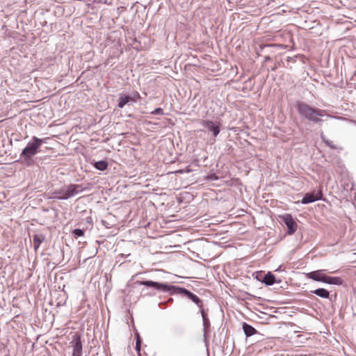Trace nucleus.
Masks as SVG:
<instances>
[{"label": "nucleus", "mask_w": 356, "mask_h": 356, "mask_svg": "<svg viewBox=\"0 0 356 356\" xmlns=\"http://www.w3.org/2000/svg\"><path fill=\"white\" fill-rule=\"evenodd\" d=\"M296 108L302 118L316 123L321 122L320 118L325 113L324 110L313 108L309 104L300 102L296 103Z\"/></svg>", "instance_id": "nucleus-1"}, {"label": "nucleus", "mask_w": 356, "mask_h": 356, "mask_svg": "<svg viewBox=\"0 0 356 356\" xmlns=\"http://www.w3.org/2000/svg\"><path fill=\"white\" fill-rule=\"evenodd\" d=\"M83 191V188L81 185L70 184L66 187L52 192L49 197L53 199L67 200Z\"/></svg>", "instance_id": "nucleus-2"}, {"label": "nucleus", "mask_w": 356, "mask_h": 356, "mask_svg": "<svg viewBox=\"0 0 356 356\" xmlns=\"http://www.w3.org/2000/svg\"><path fill=\"white\" fill-rule=\"evenodd\" d=\"M43 142V139L33 136L32 138V142L27 144L26 147L22 150L21 156L26 159H31L39 152V149Z\"/></svg>", "instance_id": "nucleus-3"}, {"label": "nucleus", "mask_w": 356, "mask_h": 356, "mask_svg": "<svg viewBox=\"0 0 356 356\" xmlns=\"http://www.w3.org/2000/svg\"><path fill=\"white\" fill-rule=\"evenodd\" d=\"M280 218L288 227V234L290 235L294 234L297 230L298 225L293 216L291 214H285Z\"/></svg>", "instance_id": "nucleus-4"}, {"label": "nucleus", "mask_w": 356, "mask_h": 356, "mask_svg": "<svg viewBox=\"0 0 356 356\" xmlns=\"http://www.w3.org/2000/svg\"><path fill=\"white\" fill-rule=\"evenodd\" d=\"M138 283L140 285H144L146 286L154 287L157 290L163 291H169L170 289H173L174 286H169L164 284H161L159 282H153V281H139Z\"/></svg>", "instance_id": "nucleus-5"}, {"label": "nucleus", "mask_w": 356, "mask_h": 356, "mask_svg": "<svg viewBox=\"0 0 356 356\" xmlns=\"http://www.w3.org/2000/svg\"><path fill=\"white\" fill-rule=\"evenodd\" d=\"M73 347L72 356H81L82 355V343L81 336L76 333L72 338L71 342Z\"/></svg>", "instance_id": "nucleus-6"}, {"label": "nucleus", "mask_w": 356, "mask_h": 356, "mask_svg": "<svg viewBox=\"0 0 356 356\" xmlns=\"http://www.w3.org/2000/svg\"><path fill=\"white\" fill-rule=\"evenodd\" d=\"M322 196L323 194L321 191L316 193L313 192L310 193H307L302 199L301 202L302 204H309L311 202H314L316 200H321L322 198Z\"/></svg>", "instance_id": "nucleus-7"}, {"label": "nucleus", "mask_w": 356, "mask_h": 356, "mask_svg": "<svg viewBox=\"0 0 356 356\" xmlns=\"http://www.w3.org/2000/svg\"><path fill=\"white\" fill-rule=\"evenodd\" d=\"M178 289L179 290L180 293L184 294L193 302H194L198 306V307L202 308L203 307L202 301L196 295L184 288H178Z\"/></svg>", "instance_id": "nucleus-8"}, {"label": "nucleus", "mask_w": 356, "mask_h": 356, "mask_svg": "<svg viewBox=\"0 0 356 356\" xmlns=\"http://www.w3.org/2000/svg\"><path fill=\"white\" fill-rule=\"evenodd\" d=\"M323 270H318L315 271L310 272L307 274V277L309 279H312L313 280L317 281V282H325L326 276L323 273Z\"/></svg>", "instance_id": "nucleus-9"}, {"label": "nucleus", "mask_w": 356, "mask_h": 356, "mask_svg": "<svg viewBox=\"0 0 356 356\" xmlns=\"http://www.w3.org/2000/svg\"><path fill=\"white\" fill-rule=\"evenodd\" d=\"M202 124L205 126L209 131L213 132L214 136H217L220 133V128L218 126L214 124L213 121L204 120Z\"/></svg>", "instance_id": "nucleus-10"}, {"label": "nucleus", "mask_w": 356, "mask_h": 356, "mask_svg": "<svg viewBox=\"0 0 356 356\" xmlns=\"http://www.w3.org/2000/svg\"><path fill=\"white\" fill-rule=\"evenodd\" d=\"M325 282L330 284L341 285L343 283V280L339 277H329L326 276Z\"/></svg>", "instance_id": "nucleus-11"}, {"label": "nucleus", "mask_w": 356, "mask_h": 356, "mask_svg": "<svg viewBox=\"0 0 356 356\" xmlns=\"http://www.w3.org/2000/svg\"><path fill=\"white\" fill-rule=\"evenodd\" d=\"M243 329L247 337H250L257 332V330L252 326L246 323H243Z\"/></svg>", "instance_id": "nucleus-12"}, {"label": "nucleus", "mask_w": 356, "mask_h": 356, "mask_svg": "<svg viewBox=\"0 0 356 356\" xmlns=\"http://www.w3.org/2000/svg\"><path fill=\"white\" fill-rule=\"evenodd\" d=\"M311 292L323 298H328L330 296V292L325 289H318Z\"/></svg>", "instance_id": "nucleus-13"}, {"label": "nucleus", "mask_w": 356, "mask_h": 356, "mask_svg": "<svg viewBox=\"0 0 356 356\" xmlns=\"http://www.w3.org/2000/svg\"><path fill=\"white\" fill-rule=\"evenodd\" d=\"M94 166L97 170L103 171L107 168L108 163L105 161H99L95 162L94 164Z\"/></svg>", "instance_id": "nucleus-14"}, {"label": "nucleus", "mask_w": 356, "mask_h": 356, "mask_svg": "<svg viewBox=\"0 0 356 356\" xmlns=\"http://www.w3.org/2000/svg\"><path fill=\"white\" fill-rule=\"evenodd\" d=\"M263 282L268 285H272L275 283V276L271 273L265 275Z\"/></svg>", "instance_id": "nucleus-15"}, {"label": "nucleus", "mask_w": 356, "mask_h": 356, "mask_svg": "<svg viewBox=\"0 0 356 356\" xmlns=\"http://www.w3.org/2000/svg\"><path fill=\"white\" fill-rule=\"evenodd\" d=\"M130 99V95L120 97V102L118 103L119 108H123L128 102H131Z\"/></svg>", "instance_id": "nucleus-16"}, {"label": "nucleus", "mask_w": 356, "mask_h": 356, "mask_svg": "<svg viewBox=\"0 0 356 356\" xmlns=\"http://www.w3.org/2000/svg\"><path fill=\"white\" fill-rule=\"evenodd\" d=\"M42 242V239L38 235L33 236V245L35 250H37Z\"/></svg>", "instance_id": "nucleus-17"}, {"label": "nucleus", "mask_w": 356, "mask_h": 356, "mask_svg": "<svg viewBox=\"0 0 356 356\" xmlns=\"http://www.w3.org/2000/svg\"><path fill=\"white\" fill-rule=\"evenodd\" d=\"M130 98L131 102H136L140 99V95L138 92H135L131 96H130Z\"/></svg>", "instance_id": "nucleus-18"}, {"label": "nucleus", "mask_w": 356, "mask_h": 356, "mask_svg": "<svg viewBox=\"0 0 356 356\" xmlns=\"http://www.w3.org/2000/svg\"><path fill=\"white\" fill-rule=\"evenodd\" d=\"M73 234L76 237L83 236V234H84V232L82 229H75L73 231Z\"/></svg>", "instance_id": "nucleus-19"}, {"label": "nucleus", "mask_w": 356, "mask_h": 356, "mask_svg": "<svg viewBox=\"0 0 356 356\" xmlns=\"http://www.w3.org/2000/svg\"><path fill=\"white\" fill-rule=\"evenodd\" d=\"M152 114L153 115H163V111L161 108H156L154 111H153L152 113Z\"/></svg>", "instance_id": "nucleus-20"}, {"label": "nucleus", "mask_w": 356, "mask_h": 356, "mask_svg": "<svg viewBox=\"0 0 356 356\" xmlns=\"http://www.w3.org/2000/svg\"><path fill=\"white\" fill-rule=\"evenodd\" d=\"M203 320V324H204V327H209V325H210V323H209V321L208 319V318H204L202 319Z\"/></svg>", "instance_id": "nucleus-21"}, {"label": "nucleus", "mask_w": 356, "mask_h": 356, "mask_svg": "<svg viewBox=\"0 0 356 356\" xmlns=\"http://www.w3.org/2000/svg\"><path fill=\"white\" fill-rule=\"evenodd\" d=\"M140 347L141 344H139V343H136V350L138 352V355L139 356V353H140Z\"/></svg>", "instance_id": "nucleus-22"}, {"label": "nucleus", "mask_w": 356, "mask_h": 356, "mask_svg": "<svg viewBox=\"0 0 356 356\" xmlns=\"http://www.w3.org/2000/svg\"><path fill=\"white\" fill-rule=\"evenodd\" d=\"M200 309H201V314H202V319L204 318H207V315L205 311L202 309V307L200 308Z\"/></svg>", "instance_id": "nucleus-23"}, {"label": "nucleus", "mask_w": 356, "mask_h": 356, "mask_svg": "<svg viewBox=\"0 0 356 356\" xmlns=\"http://www.w3.org/2000/svg\"><path fill=\"white\" fill-rule=\"evenodd\" d=\"M136 343H139V344H141V339L139 334H137L136 335Z\"/></svg>", "instance_id": "nucleus-24"}, {"label": "nucleus", "mask_w": 356, "mask_h": 356, "mask_svg": "<svg viewBox=\"0 0 356 356\" xmlns=\"http://www.w3.org/2000/svg\"><path fill=\"white\" fill-rule=\"evenodd\" d=\"M184 171H185V170H184V169L183 170H177L175 172V173L182 174V173H184Z\"/></svg>", "instance_id": "nucleus-25"}, {"label": "nucleus", "mask_w": 356, "mask_h": 356, "mask_svg": "<svg viewBox=\"0 0 356 356\" xmlns=\"http://www.w3.org/2000/svg\"><path fill=\"white\" fill-rule=\"evenodd\" d=\"M287 60H288L289 62V61H291V60H293V61H294V62H295V61H296V59H295V58H291V57H288Z\"/></svg>", "instance_id": "nucleus-26"}, {"label": "nucleus", "mask_w": 356, "mask_h": 356, "mask_svg": "<svg viewBox=\"0 0 356 356\" xmlns=\"http://www.w3.org/2000/svg\"><path fill=\"white\" fill-rule=\"evenodd\" d=\"M184 170H185L184 172H190L191 171L188 167L186 168Z\"/></svg>", "instance_id": "nucleus-27"}, {"label": "nucleus", "mask_w": 356, "mask_h": 356, "mask_svg": "<svg viewBox=\"0 0 356 356\" xmlns=\"http://www.w3.org/2000/svg\"><path fill=\"white\" fill-rule=\"evenodd\" d=\"M280 47H284V46L283 44L279 45Z\"/></svg>", "instance_id": "nucleus-28"}, {"label": "nucleus", "mask_w": 356, "mask_h": 356, "mask_svg": "<svg viewBox=\"0 0 356 356\" xmlns=\"http://www.w3.org/2000/svg\"><path fill=\"white\" fill-rule=\"evenodd\" d=\"M139 356H142V355H141V353H139Z\"/></svg>", "instance_id": "nucleus-29"}]
</instances>
